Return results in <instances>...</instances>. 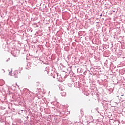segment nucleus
<instances>
[{"mask_svg":"<svg viewBox=\"0 0 125 125\" xmlns=\"http://www.w3.org/2000/svg\"><path fill=\"white\" fill-rule=\"evenodd\" d=\"M66 92H61V96H66Z\"/></svg>","mask_w":125,"mask_h":125,"instance_id":"obj_1","label":"nucleus"},{"mask_svg":"<svg viewBox=\"0 0 125 125\" xmlns=\"http://www.w3.org/2000/svg\"><path fill=\"white\" fill-rule=\"evenodd\" d=\"M1 72H2V73H4V72H5L4 70L2 69V70H1Z\"/></svg>","mask_w":125,"mask_h":125,"instance_id":"obj_2","label":"nucleus"},{"mask_svg":"<svg viewBox=\"0 0 125 125\" xmlns=\"http://www.w3.org/2000/svg\"><path fill=\"white\" fill-rule=\"evenodd\" d=\"M121 96H124V95H122Z\"/></svg>","mask_w":125,"mask_h":125,"instance_id":"obj_3","label":"nucleus"}]
</instances>
